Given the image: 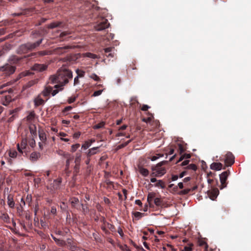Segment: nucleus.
<instances>
[{"instance_id":"nucleus-4","label":"nucleus","mask_w":251,"mask_h":251,"mask_svg":"<svg viewBox=\"0 0 251 251\" xmlns=\"http://www.w3.org/2000/svg\"><path fill=\"white\" fill-rule=\"evenodd\" d=\"M109 25L110 24L108 23L107 19L100 17L98 18L94 27L96 30L100 31L107 28Z\"/></svg>"},{"instance_id":"nucleus-27","label":"nucleus","mask_w":251,"mask_h":251,"mask_svg":"<svg viewBox=\"0 0 251 251\" xmlns=\"http://www.w3.org/2000/svg\"><path fill=\"white\" fill-rule=\"evenodd\" d=\"M35 138L30 136L29 138L27 137V143L31 148H34L35 146L36 143L34 139Z\"/></svg>"},{"instance_id":"nucleus-23","label":"nucleus","mask_w":251,"mask_h":251,"mask_svg":"<svg viewBox=\"0 0 251 251\" xmlns=\"http://www.w3.org/2000/svg\"><path fill=\"white\" fill-rule=\"evenodd\" d=\"M99 147H94L88 150L87 152V156L90 157L93 155L96 154L99 151Z\"/></svg>"},{"instance_id":"nucleus-50","label":"nucleus","mask_w":251,"mask_h":251,"mask_svg":"<svg viewBox=\"0 0 251 251\" xmlns=\"http://www.w3.org/2000/svg\"><path fill=\"white\" fill-rule=\"evenodd\" d=\"M192 248L191 247V245H189L188 246H185L183 249L181 250V251H192Z\"/></svg>"},{"instance_id":"nucleus-51","label":"nucleus","mask_w":251,"mask_h":251,"mask_svg":"<svg viewBox=\"0 0 251 251\" xmlns=\"http://www.w3.org/2000/svg\"><path fill=\"white\" fill-rule=\"evenodd\" d=\"M150 108V107L149 106L146 105V104H144L142 106V107H141V109L142 111H147L148 110V109Z\"/></svg>"},{"instance_id":"nucleus-41","label":"nucleus","mask_w":251,"mask_h":251,"mask_svg":"<svg viewBox=\"0 0 251 251\" xmlns=\"http://www.w3.org/2000/svg\"><path fill=\"white\" fill-rule=\"evenodd\" d=\"M80 147V145L79 144H76L75 145H73L71 147V151L72 152H75L76 151V150Z\"/></svg>"},{"instance_id":"nucleus-47","label":"nucleus","mask_w":251,"mask_h":251,"mask_svg":"<svg viewBox=\"0 0 251 251\" xmlns=\"http://www.w3.org/2000/svg\"><path fill=\"white\" fill-rule=\"evenodd\" d=\"M102 91H103L102 90H100L98 91H95L94 92V93L92 94V97H97V96H100L102 93Z\"/></svg>"},{"instance_id":"nucleus-30","label":"nucleus","mask_w":251,"mask_h":251,"mask_svg":"<svg viewBox=\"0 0 251 251\" xmlns=\"http://www.w3.org/2000/svg\"><path fill=\"white\" fill-rule=\"evenodd\" d=\"M130 105L131 106H135L136 104H138L139 102L138 101V100L137 99V98L135 97H133L130 99Z\"/></svg>"},{"instance_id":"nucleus-11","label":"nucleus","mask_w":251,"mask_h":251,"mask_svg":"<svg viewBox=\"0 0 251 251\" xmlns=\"http://www.w3.org/2000/svg\"><path fill=\"white\" fill-rule=\"evenodd\" d=\"M70 48L71 47L69 46L58 47L53 50V53L57 55H62L66 52L67 50Z\"/></svg>"},{"instance_id":"nucleus-45","label":"nucleus","mask_w":251,"mask_h":251,"mask_svg":"<svg viewBox=\"0 0 251 251\" xmlns=\"http://www.w3.org/2000/svg\"><path fill=\"white\" fill-rule=\"evenodd\" d=\"M90 77L96 81H100V77L95 74H92L90 75Z\"/></svg>"},{"instance_id":"nucleus-43","label":"nucleus","mask_w":251,"mask_h":251,"mask_svg":"<svg viewBox=\"0 0 251 251\" xmlns=\"http://www.w3.org/2000/svg\"><path fill=\"white\" fill-rule=\"evenodd\" d=\"M9 155L11 158H15L17 155V152L16 151H10Z\"/></svg>"},{"instance_id":"nucleus-15","label":"nucleus","mask_w":251,"mask_h":251,"mask_svg":"<svg viewBox=\"0 0 251 251\" xmlns=\"http://www.w3.org/2000/svg\"><path fill=\"white\" fill-rule=\"evenodd\" d=\"M65 24L61 21L52 22L48 25V28L53 29L56 27H63Z\"/></svg>"},{"instance_id":"nucleus-33","label":"nucleus","mask_w":251,"mask_h":251,"mask_svg":"<svg viewBox=\"0 0 251 251\" xmlns=\"http://www.w3.org/2000/svg\"><path fill=\"white\" fill-rule=\"evenodd\" d=\"M27 144V137H26L25 138H23L21 142V146L22 147V148L25 149L26 148Z\"/></svg>"},{"instance_id":"nucleus-60","label":"nucleus","mask_w":251,"mask_h":251,"mask_svg":"<svg viewBox=\"0 0 251 251\" xmlns=\"http://www.w3.org/2000/svg\"><path fill=\"white\" fill-rule=\"evenodd\" d=\"M66 204L64 202H62L61 204L60 205V207L63 210H65L66 208Z\"/></svg>"},{"instance_id":"nucleus-56","label":"nucleus","mask_w":251,"mask_h":251,"mask_svg":"<svg viewBox=\"0 0 251 251\" xmlns=\"http://www.w3.org/2000/svg\"><path fill=\"white\" fill-rule=\"evenodd\" d=\"M79 77L76 76L75 77V79H74V85H77L79 83Z\"/></svg>"},{"instance_id":"nucleus-36","label":"nucleus","mask_w":251,"mask_h":251,"mask_svg":"<svg viewBox=\"0 0 251 251\" xmlns=\"http://www.w3.org/2000/svg\"><path fill=\"white\" fill-rule=\"evenodd\" d=\"M76 73L77 75V76L81 77H83L85 75V72L79 69H77L76 70Z\"/></svg>"},{"instance_id":"nucleus-32","label":"nucleus","mask_w":251,"mask_h":251,"mask_svg":"<svg viewBox=\"0 0 251 251\" xmlns=\"http://www.w3.org/2000/svg\"><path fill=\"white\" fill-rule=\"evenodd\" d=\"M35 117V114L34 111L30 112L29 115L27 116V120L28 121H32Z\"/></svg>"},{"instance_id":"nucleus-61","label":"nucleus","mask_w":251,"mask_h":251,"mask_svg":"<svg viewBox=\"0 0 251 251\" xmlns=\"http://www.w3.org/2000/svg\"><path fill=\"white\" fill-rule=\"evenodd\" d=\"M80 135V132H76L74 134V138H78Z\"/></svg>"},{"instance_id":"nucleus-21","label":"nucleus","mask_w":251,"mask_h":251,"mask_svg":"<svg viewBox=\"0 0 251 251\" xmlns=\"http://www.w3.org/2000/svg\"><path fill=\"white\" fill-rule=\"evenodd\" d=\"M10 49V44H5L2 46L1 50H0V56L4 54Z\"/></svg>"},{"instance_id":"nucleus-38","label":"nucleus","mask_w":251,"mask_h":251,"mask_svg":"<svg viewBox=\"0 0 251 251\" xmlns=\"http://www.w3.org/2000/svg\"><path fill=\"white\" fill-rule=\"evenodd\" d=\"M190 157H191V155L190 154H184L180 156V157L179 158V159L178 161L177 162V163L182 161L183 159H184L185 158L188 159V158H190Z\"/></svg>"},{"instance_id":"nucleus-40","label":"nucleus","mask_w":251,"mask_h":251,"mask_svg":"<svg viewBox=\"0 0 251 251\" xmlns=\"http://www.w3.org/2000/svg\"><path fill=\"white\" fill-rule=\"evenodd\" d=\"M187 169L195 171L197 169V167L194 164H191L187 167Z\"/></svg>"},{"instance_id":"nucleus-3","label":"nucleus","mask_w":251,"mask_h":251,"mask_svg":"<svg viewBox=\"0 0 251 251\" xmlns=\"http://www.w3.org/2000/svg\"><path fill=\"white\" fill-rule=\"evenodd\" d=\"M167 161H163L158 163L155 166H153L151 167L152 175L155 176H161L166 173V168L163 167V165L165 164Z\"/></svg>"},{"instance_id":"nucleus-25","label":"nucleus","mask_w":251,"mask_h":251,"mask_svg":"<svg viewBox=\"0 0 251 251\" xmlns=\"http://www.w3.org/2000/svg\"><path fill=\"white\" fill-rule=\"evenodd\" d=\"M151 180L152 183H155V184H154V186L160 187L161 188H164V186L163 185V182L162 181L159 180L158 182H156L157 180L155 178H151Z\"/></svg>"},{"instance_id":"nucleus-10","label":"nucleus","mask_w":251,"mask_h":251,"mask_svg":"<svg viewBox=\"0 0 251 251\" xmlns=\"http://www.w3.org/2000/svg\"><path fill=\"white\" fill-rule=\"evenodd\" d=\"M26 57H28V55L24 56V57H18L16 55H12L9 58V62L11 64L20 65L23 61V60Z\"/></svg>"},{"instance_id":"nucleus-22","label":"nucleus","mask_w":251,"mask_h":251,"mask_svg":"<svg viewBox=\"0 0 251 251\" xmlns=\"http://www.w3.org/2000/svg\"><path fill=\"white\" fill-rule=\"evenodd\" d=\"M48 53L46 51H39L37 52L32 53L28 55V57H36L38 56H44L47 55Z\"/></svg>"},{"instance_id":"nucleus-62","label":"nucleus","mask_w":251,"mask_h":251,"mask_svg":"<svg viewBox=\"0 0 251 251\" xmlns=\"http://www.w3.org/2000/svg\"><path fill=\"white\" fill-rule=\"evenodd\" d=\"M50 212L52 214H55L56 213V208L55 207H51V210H50Z\"/></svg>"},{"instance_id":"nucleus-5","label":"nucleus","mask_w":251,"mask_h":251,"mask_svg":"<svg viewBox=\"0 0 251 251\" xmlns=\"http://www.w3.org/2000/svg\"><path fill=\"white\" fill-rule=\"evenodd\" d=\"M221 161H224L225 162V166L224 167V169H226V167L232 166L235 162V157L233 154L230 151H228L225 156L223 159H221Z\"/></svg>"},{"instance_id":"nucleus-14","label":"nucleus","mask_w":251,"mask_h":251,"mask_svg":"<svg viewBox=\"0 0 251 251\" xmlns=\"http://www.w3.org/2000/svg\"><path fill=\"white\" fill-rule=\"evenodd\" d=\"M13 100L10 95H6L1 98L0 103L3 105L7 106Z\"/></svg>"},{"instance_id":"nucleus-12","label":"nucleus","mask_w":251,"mask_h":251,"mask_svg":"<svg viewBox=\"0 0 251 251\" xmlns=\"http://www.w3.org/2000/svg\"><path fill=\"white\" fill-rule=\"evenodd\" d=\"M207 195L211 200H214L219 195L218 189H209L207 191ZM207 198V196H205Z\"/></svg>"},{"instance_id":"nucleus-34","label":"nucleus","mask_w":251,"mask_h":251,"mask_svg":"<svg viewBox=\"0 0 251 251\" xmlns=\"http://www.w3.org/2000/svg\"><path fill=\"white\" fill-rule=\"evenodd\" d=\"M84 56L87 57L89 58L96 59L98 57L96 54L90 53V52H86L84 54Z\"/></svg>"},{"instance_id":"nucleus-35","label":"nucleus","mask_w":251,"mask_h":251,"mask_svg":"<svg viewBox=\"0 0 251 251\" xmlns=\"http://www.w3.org/2000/svg\"><path fill=\"white\" fill-rule=\"evenodd\" d=\"M105 125V123L103 122H101L98 124L95 125L93 127L94 129H99L102 128Z\"/></svg>"},{"instance_id":"nucleus-24","label":"nucleus","mask_w":251,"mask_h":251,"mask_svg":"<svg viewBox=\"0 0 251 251\" xmlns=\"http://www.w3.org/2000/svg\"><path fill=\"white\" fill-rule=\"evenodd\" d=\"M190 189H183L180 190V189H172V193L175 194H178L179 195H185L187 194Z\"/></svg>"},{"instance_id":"nucleus-18","label":"nucleus","mask_w":251,"mask_h":251,"mask_svg":"<svg viewBox=\"0 0 251 251\" xmlns=\"http://www.w3.org/2000/svg\"><path fill=\"white\" fill-rule=\"evenodd\" d=\"M223 164L220 162H214L210 165V168L212 170L219 171L222 169Z\"/></svg>"},{"instance_id":"nucleus-63","label":"nucleus","mask_w":251,"mask_h":251,"mask_svg":"<svg viewBox=\"0 0 251 251\" xmlns=\"http://www.w3.org/2000/svg\"><path fill=\"white\" fill-rule=\"evenodd\" d=\"M187 174V172L186 171H183L182 172V173H181L179 175V177L180 178H182V177H183L184 176H185Z\"/></svg>"},{"instance_id":"nucleus-48","label":"nucleus","mask_w":251,"mask_h":251,"mask_svg":"<svg viewBox=\"0 0 251 251\" xmlns=\"http://www.w3.org/2000/svg\"><path fill=\"white\" fill-rule=\"evenodd\" d=\"M78 198H73L71 200V202L74 206H75V204L78 203Z\"/></svg>"},{"instance_id":"nucleus-44","label":"nucleus","mask_w":251,"mask_h":251,"mask_svg":"<svg viewBox=\"0 0 251 251\" xmlns=\"http://www.w3.org/2000/svg\"><path fill=\"white\" fill-rule=\"evenodd\" d=\"M91 146V143L89 141H86L82 146V148L86 150Z\"/></svg>"},{"instance_id":"nucleus-28","label":"nucleus","mask_w":251,"mask_h":251,"mask_svg":"<svg viewBox=\"0 0 251 251\" xmlns=\"http://www.w3.org/2000/svg\"><path fill=\"white\" fill-rule=\"evenodd\" d=\"M34 104L36 107L42 105L44 103V100L40 98H36L34 100Z\"/></svg>"},{"instance_id":"nucleus-46","label":"nucleus","mask_w":251,"mask_h":251,"mask_svg":"<svg viewBox=\"0 0 251 251\" xmlns=\"http://www.w3.org/2000/svg\"><path fill=\"white\" fill-rule=\"evenodd\" d=\"M19 108H16L12 110H10L9 112V115H15V116L16 114L19 111Z\"/></svg>"},{"instance_id":"nucleus-26","label":"nucleus","mask_w":251,"mask_h":251,"mask_svg":"<svg viewBox=\"0 0 251 251\" xmlns=\"http://www.w3.org/2000/svg\"><path fill=\"white\" fill-rule=\"evenodd\" d=\"M113 50H114V48L109 47V48H106L104 49V50L105 53L107 54H106V55L107 56H110L111 57H114V53H112V52Z\"/></svg>"},{"instance_id":"nucleus-39","label":"nucleus","mask_w":251,"mask_h":251,"mask_svg":"<svg viewBox=\"0 0 251 251\" xmlns=\"http://www.w3.org/2000/svg\"><path fill=\"white\" fill-rule=\"evenodd\" d=\"M154 203L157 206H160L162 204L161 200L159 198H155L154 199Z\"/></svg>"},{"instance_id":"nucleus-17","label":"nucleus","mask_w":251,"mask_h":251,"mask_svg":"<svg viewBox=\"0 0 251 251\" xmlns=\"http://www.w3.org/2000/svg\"><path fill=\"white\" fill-rule=\"evenodd\" d=\"M38 133L40 140L42 142L45 143L47 140V137L44 130L41 128L39 127L38 129Z\"/></svg>"},{"instance_id":"nucleus-42","label":"nucleus","mask_w":251,"mask_h":251,"mask_svg":"<svg viewBox=\"0 0 251 251\" xmlns=\"http://www.w3.org/2000/svg\"><path fill=\"white\" fill-rule=\"evenodd\" d=\"M71 34V32L70 31H63L60 33L59 36L61 38H63L64 37H65L67 35H70Z\"/></svg>"},{"instance_id":"nucleus-6","label":"nucleus","mask_w":251,"mask_h":251,"mask_svg":"<svg viewBox=\"0 0 251 251\" xmlns=\"http://www.w3.org/2000/svg\"><path fill=\"white\" fill-rule=\"evenodd\" d=\"M35 12V8L34 7L27 8L25 9H21V12L18 13H14L12 14L13 17L20 16L21 15L29 16L31 15L32 13Z\"/></svg>"},{"instance_id":"nucleus-16","label":"nucleus","mask_w":251,"mask_h":251,"mask_svg":"<svg viewBox=\"0 0 251 251\" xmlns=\"http://www.w3.org/2000/svg\"><path fill=\"white\" fill-rule=\"evenodd\" d=\"M29 129L31 135L30 136L33 137V138L37 137V128L34 124H31L29 126Z\"/></svg>"},{"instance_id":"nucleus-64","label":"nucleus","mask_w":251,"mask_h":251,"mask_svg":"<svg viewBox=\"0 0 251 251\" xmlns=\"http://www.w3.org/2000/svg\"><path fill=\"white\" fill-rule=\"evenodd\" d=\"M158 158H159V157L157 156H152L151 157H150V158L151 159V161H155Z\"/></svg>"},{"instance_id":"nucleus-49","label":"nucleus","mask_w":251,"mask_h":251,"mask_svg":"<svg viewBox=\"0 0 251 251\" xmlns=\"http://www.w3.org/2000/svg\"><path fill=\"white\" fill-rule=\"evenodd\" d=\"M80 158H81V153H80V152L77 153L76 154V157H75V162L76 163V164L80 161Z\"/></svg>"},{"instance_id":"nucleus-55","label":"nucleus","mask_w":251,"mask_h":251,"mask_svg":"<svg viewBox=\"0 0 251 251\" xmlns=\"http://www.w3.org/2000/svg\"><path fill=\"white\" fill-rule=\"evenodd\" d=\"M72 109V106H68L66 107L64 109V110H63V112L65 113V112H66L67 111H69L71 110Z\"/></svg>"},{"instance_id":"nucleus-9","label":"nucleus","mask_w":251,"mask_h":251,"mask_svg":"<svg viewBox=\"0 0 251 251\" xmlns=\"http://www.w3.org/2000/svg\"><path fill=\"white\" fill-rule=\"evenodd\" d=\"M230 174V172L229 170H227L226 171H225L223 173H222L220 175V180L221 183L222 188H224L227 186V182L226 180L228 176H229Z\"/></svg>"},{"instance_id":"nucleus-53","label":"nucleus","mask_w":251,"mask_h":251,"mask_svg":"<svg viewBox=\"0 0 251 251\" xmlns=\"http://www.w3.org/2000/svg\"><path fill=\"white\" fill-rule=\"evenodd\" d=\"M178 150H179L180 153H181L184 151V148L182 146V145L181 144L178 145Z\"/></svg>"},{"instance_id":"nucleus-37","label":"nucleus","mask_w":251,"mask_h":251,"mask_svg":"<svg viewBox=\"0 0 251 251\" xmlns=\"http://www.w3.org/2000/svg\"><path fill=\"white\" fill-rule=\"evenodd\" d=\"M154 195L153 194L149 193L148 194L147 200H148V201L149 203V204L151 203V202L153 201V200H154Z\"/></svg>"},{"instance_id":"nucleus-59","label":"nucleus","mask_w":251,"mask_h":251,"mask_svg":"<svg viewBox=\"0 0 251 251\" xmlns=\"http://www.w3.org/2000/svg\"><path fill=\"white\" fill-rule=\"evenodd\" d=\"M15 115H12V116L8 118V122L9 123H10V122H12L15 119Z\"/></svg>"},{"instance_id":"nucleus-58","label":"nucleus","mask_w":251,"mask_h":251,"mask_svg":"<svg viewBox=\"0 0 251 251\" xmlns=\"http://www.w3.org/2000/svg\"><path fill=\"white\" fill-rule=\"evenodd\" d=\"M189 162L190 161L189 160H186L181 163V165L182 166L187 165L189 164Z\"/></svg>"},{"instance_id":"nucleus-2","label":"nucleus","mask_w":251,"mask_h":251,"mask_svg":"<svg viewBox=\"0 0 251 251\" xmlns=\"http://www.w3.org/2000/svg\"><path fill=\"white\" fill-rule=\"evenodd\" d=\"M43 39H41L40 40L35 43H27L21 45L17 49V52L19 54H24L26 53L29 51L32 50L38 47L42 43Z\"/></svg>"},{"instance_id":"nucleus-29","label":"nucleus","mask_w":251,"mask_h":251,"mask_svg":"<svg viewBox=\"0 0 251 251\" xmlns=\"http://www.w3.org/2000/svg\"><path fill=\"white\" fill-rule=\"evenodd\" d=\"M8 204L10 207H13L14 206V202L13 200V198L11 196H8L7 197Z\"/></svg>"},{"instance_id":"nucleus-52","label":"nucleus","mask_w":251,"mask_h":251,"mask_svg":"<svg viewBox=\"0 0 251 251\" xmlns=\"http://www.w3.org/2000/svg\"><path fill=\"white\" fill-rule=\"evenodd\" d=\"M75 100V97H70L69 98L68 100V102L69 103H72L74 102Z\"/></svg>"},{"instance_id":"nucleus-8","label":"nucleus","mask_w":251,"mask_h":251,"mask_svg":"<svg viewBox=\"0 0 251 251\" xmlns=\"http://www.w3.org/2000/svg\"><path fill=\"white\" fill-rule=\"evenodd\" d=\"M58 92L59 90H57V89L53 90L52 87L50 86H47L42 91V94L44 97H48L50 96V94H51L52 96H54L58 93Z\"/></svg>"},{"instance_id":"nucleus-1","label":"nucleus","mask_w":251,"mask_h":251,"mask_svg":"<svg viewBox=\"0 0 251 251\" xmlns=\"http://www.w3.org/2000/svg\"><path fill=\"white\" fill-rule=\"evenodd\" d=\"M72 78L73 74L71 71L66 69H61L55 75L50 77V80L51 83L58 84L54 86L55 88H60V90H62L63 89V87L69 82V79H72Z\"/></svg>"},{"instance_id":"nucleus-57","label":"nucleus","mask_w":251,"mask_h":251,"mask_svg":"<svg viewBox=\"0 0 251 251\" xmlns=\"http://www.w3.org/2000/svg\"><path fill=\"white\" fill-rule=\"evenodd\" d=\"M51 236L52 238L54 240V241L58 244L60 245H62L63 243L62 241H60L59 239H57L56 238H55L52 235H51Z\"/></svg>"},{"instance_id":"nucleus-54","label":"nucleus","mask_w":251,"mask_h":251,"mask_svg":"<svg viewBox=\"0 0 251 251\" xmlns=\"http://www.w3.org/2000/svg\"><path fill=\"white\" fill-rule=\"evenodd\" d=\"M6 28L2 27L0 28V35H3L6 32Z\"/></svg>"},{"instance_id":"nucleus-13","label":"nucleus","mask_w":251,"mask_h":251,"mask_svg":"<svg viewBox=\"0 0 251 251\" xmlns=\"http://www.w3.org/2000/svg\"><path fill=\"white\" fill-rule=\"evenodd\" d=\"M48 66L45 64H35L32 67V70L35 71L42 72L47 69Z\"/></svg>"},{"instance_id":"nucleus-20","label":"nucleus","mask_w":251,"mask_h":251,"mask_svg":"<svg viewBox=\"0 0 251 251\" xmlns=\"http://www.w3.org/2000/svg\"><path fill=\"white\" fill-rule=\"evenodd\" d=\"M41 156V154L39 152H32L30 156V159L32 162L36 161Z\"/></svg>"},{"instance_id":"nucleus-31","label":"nucleus","mask_w":251,"mask_h":251,"mask_svg":"<svg viewBox=\"0 0 251 251\" xmlns=\"http://www.w3.org/2000/svg\"><path fill=\"white\" fill-rule=\"evenodd\" d=\"M134 215V216L135 218H136L137 220H139L141 218H142L143 216H144V214L139 212H135L133 213Z\"/></svg>"},{"instance_id":"nucleus-7","label":"nucleus","mask_w":251,"mask_h":251,"mask_svg":"<svg viewBox=\"0 0 251 251\" xmlns=\"http://www.w3.org/2000/svg\"><path fill=\"white\" fill-rule=\"evenodd\" d=\"M16 68L14 66H11L9 64H6L0 67V71L3 72L6 75H9L13 74L15 71Z\"/></svg>"},{"instance_id":"nucleus-19","label":"nucleus","mask_w":251,"mask_h":251,"mask_svg":"<svg viewBox=\"0 0 251 251\" xmlns=\"http://www.w3.org/2000/svg\"><path fill=\"white\" fill-rule=\"evenodd\" d=\"M138 170L139 172L144 176H146L149 175V171L147 169L143 168L140 165L138 166Z\"/></svg>"}]
</instances>
